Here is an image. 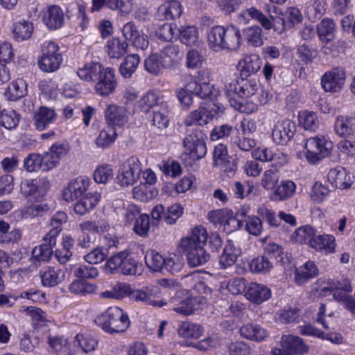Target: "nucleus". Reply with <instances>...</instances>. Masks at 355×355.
<instances>
[{
    "mask_svg": "<svg viewBox=\"0 0 355 355\" xmlns=\"http://www.w3.org/2000/svg\"><path fill=\"white\" fill-rule=\"evenodd\" d=\"M208 245L211 251H216L222 246V240L216 232L208 234L202 225L193 227L191 233L182 238L178 248L183 253L191 267L204 265L210 259L209 254L205 249Z\"/></svg>",
    "mask_w": 355,
    "mask_h": 355,
    "instance_id": "1",
    "label": "nucleus"
},
{
    "mask_svg": "<svg viewBox=\"0 0 355 355\" xmlns=\"http://www.w3.org/2000/svg\"><path fill=\"white\" fill-rule=\"evenodd\" d=\"M102 329L109 334L125 331L130 325L128 316L117 306L110 307L98 317Z\"/></svg>",
    "mask_w": 355,
    "mask_h": 355,
    "instance_id": "2",
    "label": "nucleus"
},
{
    "mask_svg": "<svg viewBox=\"0 0 355 355\" xmlns=\"http://www.w3.org/2000/svg\"><path fill=\"white\" fill-rule=\"evenodd\" d=\"M333 143L324 136L308 139L305 144L306 159L310 164H316L329 157L333 150Z\"/></svg>",
    "mask_w": 355,
    "mask_h": 355,
    "instance_id": "3",
    "label": "nucleus"
},
{
    "mask_svg": "<svg viewBox=\"0 0 355 355\" xmlns=\"http://www.w3.org/2000/svg\"><path fill=\"white\" fill-rule=\"evenodd\" d=\"M62 62V55L57 43L46 41L42 46V55L38 59L40 69L46 73L57 71Z\"/></svg>",
    "mask_w": 355,
    "mask_h": 355,
    "instance_id": "4",
    "label": "nucleus"
},
{
    "mask_svg": "<svg viewBox=\"0 0 355 355\" xmlns=\"http://www.w3.org/2000/svg\"><path fill=\"white\" fill-rule=\"evenodd\" d=\"M141 172V164L137 157H130L121 164L116 175V182L122 187L134 184Z\"/></svg>",
    "mask_w": 355,
    "mask_h": 355,
    "instance_id": "5",
    "label": "nucleus"
},
{
    "mask_svg": "<svg viewBox=\"0 0 355 355\" xmlns=\"http://www.w3.org/2000/svg\"><path fill=\"white\" fill-rule=\"evenodd\" d=\"M184 147L193 160L204 157L207 153V146L202 137L197 130H189L183 140Z\"/></svg>",
    "mask_w": 355,
    "mask_h": 355,
    "instance_id": "6",
    "label": "nucleus"
},
{
    "mask_svg": "<svg viewBox=\"0 0 355 355\" xmlns=\"http://www.w3.org/2000/svg\"><path fill=\"white\" fill-rule=\"evenodd\" d=\"M282 348L272 349L273 355H302L309 352V347L303 340L293 335H284L282 337Z\"/></svg>",
    "mask_w": 355,
    "mask_h": 355,
    "instance_id": "7",
    "label": "nucleus"
},
{
    "mask_svg": "<svg viewBox=\"0 0 355 355\" xmlns=\"http://www.w3.org/2000/svg\"><path fill=\"white\" fill-rule=\"evenodd\" d=\"M186 84L184 88L193 96H197L202 99L211 98L218 96L220 92L213 85L206 83H201L196 80L193 77L187 76L186 78Z\"/></svg>",
    "mask_w": 355,
    "mask_h": 355,
    "instance_id": "8",
    "label": "nucleus"
},
{
    "mask_svg": "<svg viewBox=\"0 0 355 355\" xmlns=\"http://www.w3.org/2000/svg\"><path fill=\"white\" fill-rule=\"evenodd\" d=\"M117 80L114 70L111 67H105L95 83L94 90L101 97H107L113 94L117 86Z\"/></svg>",
    "mask_w": 355,
    "mask_h": 355,
    "instance_id": "9",
    "label": "nucleus"
},
{
    "mask_svg": "<svg viewBox=\"0 0 355 355\" xmlns=\"http://www.w3.org/2000/svg\"><path fill=\"white\" fill-rule=\"evenodd\" d=\"M345 77V71L343 68H333L322 76L321 85L327 92H338L344 85Z\"/></svg>",
    "mask_w": 355,
    "mask_h": 355,
    "instance_id": "10",
    "label": "nucleus"
},
{
    "mask_svg": "<svg viewBox=\"0 0 355 355\" xmlns=\"http://www.w3.org/2000/svg\"><path fill=\"white\" fill-rule=\"evenodd\" d=\"M90 180L88 177L81 175L72 180L67 188L63 190L62 196L66 201H73L83 196L88 190Z\"/></svg>",
    "mask_w": 355,
    "mask_h": 355,
    "instance_id": "11",
    "label": "nucleus"
},
{
    "mask_svg": "<svg viewBox=\"0 0 355 355\" xmlns=\"http://www.w3.org/2000/svg\"><path fill=\"white\" fill-rule=\"evenodd\" d=\"M296 130L297 126L293 121L289 119L278 121L272 132V140L278 144L285 145L294 137Z\"/></svg>",
    "mask_w": 355,
    "mask_h": 355,
    "instance_id": "12",
    "label": "nucleus"
},
{
    "mask_svg": "<svg viewBox=\"0 0 355 355\" xmlns=\"http://www.w3.org/2000/svg\"><path fill=\"white\" fill-rule=\"evenodd\" d=\"M49 189L44 178L24 179L20 184V192L24 197L34 196L37 200L43 197Z\"/></svg>",
    "mask_w": 355,
    "mask_h": 355,
    "instance_id": "13",
    "label": "nucleus"
},
{
    "mask_svg": "<svg viewBox=\"0 0 355 355\" xmlns=\"http://www.w3.org/2000/svg\"><path fill=\"white\" fill-rule=\"evenodd\" d=\"M42 20L48 29L58 30L64 24V14L61 8L52 5L42 10Z\"/></svg>",
    "mask_w": 355,
    "mask_h": 355,
    "instance_id": "14",
    "label": "nucleus"
},
{
    "mask_svg": "<svg viewBox=\"0 0 355 355\" xmlns=\"http://www.w3.org/2000/svg\"><path fill=\"white\" fill-rule=\"evenodd\" d=\"M105 116L107 125L121 128L125 125L129 119L127 110L123 106L110 104L105 110Z\"/></svg>",
    "mask_w": 355,
    "mask_h": 355,
    "instance_id": "15",
    "label": "nucleus"
},
{
    "mask_svg": "<svg viewBox=\"0 0 355 355\" xmlns=\"http://www.w3.org/2000/svg\"><path fill=\"white\" fill-rule=\"evenodd\" d=\"M183 55L178 45L168 44L159 53L161 66L165 69H173L178 64Z\"/></svg>",
    "mask_w": 355,
    "mask_h": 355,
    "instance_id": "16",
    "label": "nucleus"
},
{
    "mask_svg": "<svg viewBox=\"0 0 355 355\" xmlns=\"http://www.w3.org/2000/svg\"><path fill=\"white\" fill-rule=\"evenodd\" d=\"M131 297L136 302H141L146 305L162 306L164 303L159 300V288L155 286L146 287L143 290H135L131 293Z\"/></svg>",
    "mask_w": 355,
    "mask_h": 355,
    "instance_id": "17",
    "label": "nucleus"
},
{
    "mask_svg": "<svg viewBox=\"0 0 355 355\" xmlns=\"http://www.w3.org/2000/svg\"><path fill=\"white\" fill-rule=\"evenodd\" d=\"M57 114L53 108L41 106L34 113L33 121L35 128L43 130L55 123Z\"/></svg>",
    "mask_w": 355,
    "mask_h": 355,
    "instance_id": "18",
    "label": "nucleus"
},
{
    "mask_svg": "<svg viewBox=\"0 0 355 355\" xmlns=\"http://www.w3.org/2000/svg\"><path fill=\"white\" fill-rule=\"evenodd\" d=\"M241 254V248L238 241H227L223 252L219 258L220 268L225 269L234 265Z\"/></svg>",
    "mask_w": 355,
    "mask_h": 355,
    "instance_id": "19",
    "label": "nucleus"
},
{
    "mask_svg": "<svg viewBox=\"0 0 355 355\" xmlns=\"http://www.w3.org/2000/svg\"><path fill=\"white\" fill-rule=\"evenodd\" d=\"M250 19L258 21L264 29L270 31L271 19L254 6L242 10L238 15V20L240 24H246Z\"/></svg>",
    "mask_w": 355,
    "mask_h": 355,
    "instance_id": "20",
    "label": "nucleus"
},
{
    "mask_svg": "<svg viewBox=\"0 0 355 355\" xmlns=\"http://www.w3.org/2000/svg\"><path fill=\"white\" fill-rule=\"evenodd\" d=\"M223 51H236L241 45V34L239 29L235 26L230 25L225 27L222 35Z\"/></svg>",
    "mask_w": 355,
    "mask_h": 355,
    "instance_id": "21",
    "label": "nucleus"
},
{
    "mask_svg": "<svg viewBox=\"0 0 355 355\" xmlns=\"http://www.w3.org/2000/svg\"><path fill=\"white\" fill-rule=\"evenodd\" d=\"M40 274L42 285L49 287L57 286L65 277V272L58 266H47Z\"/></svg>",
    "mask_w": 355,
    "mask_h": 355,
    "instance_id": "22",
    "label": "nucleus"
},
{
    "mask_svg": "<svg viewBox=\"0 0 355 355\" xmlns=\"http://www.w3.org/2000/svg\"><path fill=\"white\" fill-rule=\"evenodd\" d=\"M56 244V239L46 235L41 245L32 250V257L38 261H49L53 255V248Z\"/></svg>",
    "mask_w": 355,
    "mask_h": 355,
    "instance_id": "23",
    "label": "nucleus"
},
{
    "mask_svg": "<svg viewBox=\"0 0 355 355\" xmlns=\"http://www.w3.org/2000/svg\"><path fill=\"white\" fill-rule=\"evenodd\" d=\"M327 178L334 187L340 189H348L352 184L351 175L340 166L331 168L328 173Z\"/></svg>",
    "mask_w": 355,
    "mask_h": 355,
    "instance_id": "24",
    "label": "nucleus"
},
{
    "mask_svg": "<svg viewBox=\"0 0 355 355\" xmlns=\"http://www.w3.org/2000/svg\"><path fill=\"white\" fill-rule=\"evenodd\" d=\"M284 16L277 19V21L281 23V28L276 29L279 32L291 30L303 19L300 10L296 7L288 8Z\"/></svg>",
    "mask_w": 355,
    "mask_h": 355,
    "instance_id": "25",
    "label": "nucleus"
},
{
    "mask_svg": "<svg viewBox=\"0 0 355 355\" xmlns=\"http://www.w3.org/2000/svg\"><path fill=\"white\" fill-rule=\"evenodd\" d=\"M100 199L101 194L98 192H89L74 204L73 210L76 214L85 215L97 205Z\"/></svg>",
    "mask_w": 355,
    "mask_h": 355,
    "instance_id": "26",
    "label": "nucleus"
},
{
    "mask_svg": "<svg viewBox=\"0 0 355 355\" xmlns=\"http://www.w3.org/2000/svg\"><path fill=\"white\" fill-rule=\"evenodd\" d=\"M239 332L243 338L255 342H261L268 336V331L258 324H243L240 328Z\"/></svg>",
    "mask_w": 355,
    "mask_h": 355,
    "instance_id": "27",
    "label": "nucleus"
},
{
    "mask_svg": "<svg viewBox=\"0 0 355 355\" xmlns=\"http://www.w3.org/2000/svg\"><path fill=\"white\" fill-rule=\"evenodd\" d=\"M262 65V60L258 55H245L238 64L242 76L248 77L256 73Z\"/></svg>",
    "mask_w": 355,
    "mask_h": 355,
    "instance_id": "28",
    "label": "nucleus"
},
{
    "mask_svg": "<svg viewBox=\"0 0 355 355\" xmlns=\"http://www.w3.org/2000/svg\"><path fill=\"white\" fill-rule=\"evenodd\" d=\"M105 68L99 62H88L78 68L77 75L85 81L96 83Z\"/></svg>",
    "mask_w": 355,
    "mask_h": 355,
    "instance_id": "29",
    "label": "nucleus"
},
{
    "mask_svg": "<svg viewBox=\"0 0 355 355\" xmlns=\"http://www.w3.org/2000/svg\"><path fill=\"white\" fill-rule=\"evenodd\" d=\"M270 295V290L267 286L255 282L250 283L246 293L247 298L258 304L268 300Z\"/></svg>",
    "mask_w": 355,
    "mask_h": 355,
    "instance_id": "30",
    "label": "nucleus"
},
{
    "mask_svg": "<svg viewBox=\"0 0 355 355\" xmlns=\"http://www.w3.org/2000/svg\"><path fill=\"white\" fill-rule=\"evenodd\" d=\"M239 80H234L227 83L225 85L224 92L229 100L230 105L235 109L241 112H247L243 109V103L240 101L242 98L240 96L239 89Z\"/></svg>",
    "mask_w": 355,
    "mask_h": 355,
    "instance_id": "31",
    "label": "nucleus"
},
{
    "mask_svg": "<svg viewBox=\"0 0 355 355\" xmlns=\"http://www.w3.org/2000/svg\"><path fill=\"white\" fill-rule=\"evenodd\" d=\"M27 94V84L22 78L13 80L6 88L4 96L7 100L15 101Z\"/></svg>",
    "mask_w": 355,
    "mask_h": 355,
    "instance_id": "32",
    "label": "nucleus"
},
{
    "mask_svg": "<svg viewBox=\"0 0 355 355\" xmlns=\"http://www.w3.org/2000/svg\"><path fill=\"white\" fill-rule=\"evenodd\" d=\"M334 129L341 137H349L355 134V117L340 116L336 118Z\"/></svg>",
    "mask_w": 355,
    "mask_h": 355,
    "instance_id": "33",
    "label": "nucleus"
},
{
    "mask_svg": "<svg viewBox=\"0 0 355 355\" xmlns=\"http://www.w3.org/2000/svg\"><path fill=\"white\" fill-rule=\"evenodd\" d=\"M128 44L119 37H113L107 42L105 51L110 58L120 59L126 53Z\"/></svg>",
    "mask_w": 355,
    "mask_h": 355,
    "instance_id": "34",
    "label": "nucleus"
},
{
    "mask_svg": "<svg viewBox=\"0 0 355 355\" xmlns=\"http://www.w3.org/2000/svg\"><path fill=\"white\" fill-rule=\"evenodd\" d=\"M312 244L311 248L326 254L334 252L336 245L335 237L331 234L317 235Z\"/></svg>",
    "mask_w": 355,
    "mask_h": 355,
    "instance_id": "35",
    "label": "nucleus"
},
{
    "mask_svg": "<svg viewBox=\"0 0 355 355\" xmlns=\"http://www.w3.org/2000/svg\"><path fill=\"white\" fill-rule=\"evenodd\" d=\"M207 114L208 112L206 107L200 106L197 110L191 112L186 116L184 123L187 126L207 125L210 121V118Z\"/></svg>",
    "mask_w": 355,
    "mask_h": 355,
    "instance_id": "36",
    "label": "nucleus"
},
{
    "mask_svg": "<svg viewBox=\"0 0 355 355\" xmlns=\"http://www.w3.org/2000/svg\"><path fill=\"white\" fill-rule=\"evenodd\" d=\"M318 275V268L313 261H307L303 266L295 270V282L302 284Z\"/></svg>",
    "mask_w": 355,
    "mask_h": 355,
    "instance_id": "37",
    "label": "nucleus"
},
{
    "mask_svg": "<svg viewBox=\"0 0 355 355\" xmlns=\"http://www.w3.org/2000/svg\"><path fill=\"white\" fill-rule=\"evenodd\" d=\"M225 27L223 26H215L212 27L207 34V42L209 47L216 51H223L222 35H223Z\"/></svg>",
    "mask_w": 355,
    "mask_h": 355,
    "instance_id": "38",
    "label": "nucleus"
},
{
    "mask_svg": "<svg viewBox=\"0 0 355 355\" xmlns=\"http://www.w3.org/2000/svg\"><path fill=\"white\" fill-rule=\"evenodd\" d=\"M204 332V328L198 324L184 322L178 328V334L184 338H199Z\"/></svg>",
    "mask_w": 355,
    "mask_h": 355,
    "instance_id": "39",
    "label": "nucleus"
},
{
    "mask_svg": "<svg viewBox=\"0 0 355 355\" xmlns=\"http://www.w3.org/2000/svg\"><path fill=\"white\" fill-rule=\"evenodd\" d=\"M335 23L328 18L323 19L317 26V33L320 39L327 43L332 41L335 36Z\"/></svg>",
    "mask_w": 355,
    "mask_h": 355,
    "instance_id": "40",
    "label": "nucleus"
},
{
    "mask_svg": "<svg viewBox=\"0 0 355 355\" xmlns=\"http://www.w3.org/2000/svg\"><path fill=\"white\" fill-rule=\"evenodd\" d=\"M182 10L177 0H170L159 8V12L166 20L175 19L180 17Z\"/></svg>",
    "mask_w": 355,
    "mask_h": 355,
    "instance_id": "41",
    "label": "nucleus"
},
{
    "mask_svg": "<svg viewBox=\"0 0 355 355\" xmlns=\"http://www.w3.org/2000/svg\"><path fill=\"white\" fill-rule=\"evenodd\" d=\"M140 62L139 55L133 53L125 57L119 67V72L124 78H129L135 72Z\"/></svg>",
    "mask_w": 355,
    "mask_h": 355,
    "instance_id": "42",
    "label": "nucleus"
},
{
    "mask_svg": "<svg viewBox=\"0 0 355 355\" xmlns=\"http://www.w3.org/2000/svg\"><path fill=\"white\" fill-rule=\"evenodd\" d=\"M167 113V104L162 101L160 107L153 111V116L150 120L152 125L159 130L166 128L169 121Z\"/></svg>",
    "mask_w": 355,
    "mask_h": 355,
    "instance_id": "43",
    "label": "nucleus"
},
{
    "mask_svg": "<svg viewBox=\"0 0 355 355\" xmlns=\"http://www.w3.org/2000/svg\"><path fill=\"white\" fill-rule=\"evenodd\" d=\"M162 101L159 96L153 91H148L139 100V107L143 112H148L160 107Z\"/></svg>",
    "mask_w": 355,
    "mask_h": 355,
    "instance_id": "44",
    "label": "nucleus"
},
{
    "mask_svg": "<svg viewBox=\"0 0 355 355\" xmlns=\"http://www.w3.org/2000/svg\"><path fill=\"white\" fill-rule=\"evenodd\" d=\"M117 134L113 127L107 125L100 131L96 139V144L98 148H105L112 144L116 140Z\"/></svg>",
    "mask_w": 355,
    "mask_h": 355,
    "instance_id": "45",
    "label": "nucleus"
},
{
    "mask_svg": "<svg viewBox=\"0 0 355 355\" xmlns=\"http://www.w3.org/2000/svg\"><path fill=\"white\" fill-rule=\"evenodd\" d=\"M243 35L247 42L253 46H261L263 44L262 29L259 26L254 25L243 29Z\"/></svg>",
    "mask_w": 355,
    "mask_h": 355,
    "instance_id": "46",
    "label": "nucleus"
},
{
    "mask_svg": "<svg viewBox=\"0 0 355 355\" xmlns=\"http://www.w3.org/2000/svg\"><path fill=\"white\" fill-rule=\"evenodd\" d=\"M166 259L155 250L148 252L145 256L146 266L154 272H163Z\"/></svg>",
    "mask_w": 355,
    "mask_h": 355,
    "instance_id": "47",
    "label": "nucleus"
},
{
    "mask_svg": "<svg viewBox=\"0 0 355 355\" xmlns=\"http://www.w3.org/2000/svg\"><path fill=\"white\" fill-rule=\"evenodd\" d=\"M33 31V25L27 21H19L15 24L13 35L17 41H23L29 39Z\"/></svg>",
    "mask_w": 355,
    "mask_h": 355,
    "instance_id": "48",
    "label": "nucleus"
},
{
    "mask_svg": "<svg viewBox=\"0 0 355 355\" xmlns=\"http://www.w3.org/2000/svg\"><path fill=\"white\" fill-rule=\"evenodd\" d=\"M73 239L71 236H66L62 241L61 248L55 250L54 255L57 261L61 263H66L72 255L71 248L73 245Z\"/></svg>",
    "mask_w": 355,
    "mask_h": 355,
    "instance_id": "49",
    "label": "nucleus"
},
{
    "mask_svg": "<svg viewBox=\"0 0 355 355\" xmlns=\"http://www.w3.org/2000/svg\"><path fill=\"white\" fill-rule=\"evenodd\" d=\"M20 119V116L15 110L4 109L0 111V125L6 129L15 128Z\"/></svg>",
    "mask_w": 355,
    "mask_h": 355,
    "instance_id": "50",
    "label": "nucleus"
},
{
    "mask_svg": "<svg viewBox=\"0 0 355 355\" xmlns=\"http://www.w3.org/2000/svg\"><path fill=\"white\" fill-rule=\"evenodd\" d=\"M69 289L71 293L75 295L85 296L94 293L96 290V286L86 281L78 279L71 283Z\"/></svg>",
    "mask_w": 355,
    "mask_h": 355,
    "instance_id": "51",
    "label": "nucleus"
},
{
    "mask_svg": "<svg viewBox=\"0 0 355 355\" xmlns=\"http://www.w3.org/2000/svg\"><path fill=\"white\" fill-rule=\"evenodd\" d=\"M259 88V84L254 79L247 80L242 78L239 81L240 96L242 99L255 95Z\"/></svg>",
    "mask_w": 355,
    "mask_h": 355,
    "instance_id": "52",
    "label": "nucleus"
},
{
    "mask_svg": "<svg viewBox=\"0 0 355 355\" xmlns=\"http://www.w3.org/2000/svg\"><path fill=\"white\" fill-rule=\"evenodd\" d=\"M272 266V262L266 254L253 259L250 263V268L254 272L266 273Z\"/></svg>",
    "mask_w": 355,
    "mask_h": 355,
    "instance_id": "53",
    "label": "nucleus"
},
{
    "mask_svg": "<svg viewBox=\"0 0 355 355\" xmlns=\"http://www.w3.org/2000/svg\"><path fill=\"white\" fill-rule=\"evenodd\" d=\"M295 190L296 185L293 181H282L275 189L274 196H275L279 200H285L291 198L295 192Z\"/></svg>",
    "mask_w": 355,
    "mask_h": 355,
    "instance_id": "54",
    "label": "nucleus"
},
{
    "mask_svg": "<svg viewBox=\"0 0 355 355\" xmlns=\"http://www.w3.org/2000/svg\"><path fill=\"white\" fill-rule=\"evenodd\" d=\"M180 40L187 46L196 45L198 40V31L194 26H187L179 31Z\"/></svg>",
    "mask_w": 355,
    "mask_h": 355,
    "instance_id": "55",
    "label": "nucleus"
},
{
    "mask_svg": "<svg viewBox=\"0 0 355 355\" xmlns=\"http://www.w3.org/2000/svg\"><path fill=\"white\" fill-rule=\"evenodd\" d=\"M83 234L94 236L101 232H105L108 230L109 225L105 221L98 223L86 221L80 225Z\"/></svg>",
    "mask_w": 355,
    "mask_h": 355,
    "instance_id": "56",
    "label": "nucleus"
},
{
    "mask_svg": "<svg viewBox=\"0 0 355 355\" xmlns=\"http://www.w3.org/2000/svg\"><path fill=\"white\" fill-rule=\"evenodd\" d=\"M74 343L81 347L83 352L87 353L96 349L98 341L89 334H78L75 337Z\"/></svg>",
    "mask_w": 355,
    "mask_h": 355,
    "instance_id": "57",
    "label": "nucleus"
},
{
    "mask_svg": "<svg viewBox=\"0 0 355 355\" xmlns=\"http://www.w3.org/2000/svg\"><path fill=\"white\" fill-rule=\"evenodd\" d=\"M279 180L277 170H266L261 177V185L266 190H272L275 188Z\"/></svg>",
    "mask_w": 355,
    "mask_h": 355,
    "instance_id": "58",
    "label": "nucleus"
},
{
    "mask_svg": "<svg viewBox=\"0 0 355 355\" xmlns=\"http://www.w3.org/2000/svg\"><path fill=\"white\" fill-rule=\"evenodd\" d=\"M264 254L269 257V259H273L276 262L280 264L286 263L284 254L282 246L276 243H268L264 248Z\"/></svg>",
    "mask_w": 355,
    "mask_h": 355,
    "instance_id": "59",
    "label": "nucleus"
},
{
    "mask_svg": "<svg viewBox=\"0 0 355 355\" xmlns=\"http://www.w3.org/2000/svg\"><path fill=\"white\" fill-rule=\"evenodd\" d=\"M227 347L230 355H251L252 354L250 345L242 340L231 342Z\"/></svg>",
    "mask_w": 355,
    "mask_h": 355,
    "instance_id": "60",
    "label": "nucleus"
},
{
    "mask_svg": "<svg viewBox=\"0 0 355 355\" xmlns=\"http://www.w3.org/2000/svg\"><path fill=\"white\" fill-rule=\"evenodd\" d=\"M113 178V169L109 164H104L96 168L94 179L97 183L105 184Z\"/></svg>",
    "mask_w": 355,
    "mask_h": 355,
    "instance_id": "61",
    "label": "nucleus"
},
{
    "mask_svg": "<svg viewBox=\"0 0 355 355\" xmlns=\"http://www.w3.org/2000/svg\"><path fill=\"white\" fill-rule=\"evenodd\" d=\"M67 215L64 212L58 211L51 218V226L53 228L47 234L51 237L56 239L62 230V225L67 221Z\"/></svg>",
    "mask_w": 355,
    "mask_h": 355,
    "instance_id": "62",
    "label": "nucleus"
},
{
    "mask_svg": "<svg viewBox=\"0 0 355 355\" xmlns=\"http://www.w3.org/2000/svg\"><path fill=\"white\" fill-rule=\"evenodd\" d=\"M300 123L306 130L314 131L318 128L319 121L316 114L313 112H304L300 116Z\"/></svg>",
    "mask_w": 355,
    "mask_h": 355,
    "instance_id": "63",
    "label": "nucleus"
},
{
    "mask_svg": "<svg viewBox=\"0 0 355 355\" xmlns=\"http://www.w3.org/2000/svg\"><path fill=\"white\" fill-rule=\"evenodd\" d=\"M42 159L40 154L31 153L24 160V167L28 172L42 171Z\"/></svg>",
    "mask_w": 355,
    "mask_h": 355,
    "instance_id": "64",
    "label": "nucleus"
}]
</instances>
